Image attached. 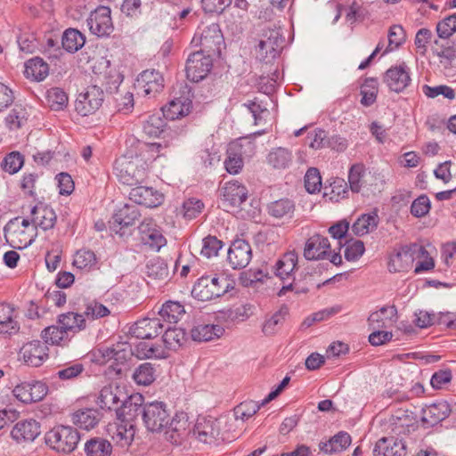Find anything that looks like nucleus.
<instances>
[{
    "instance_id": "nucleus-1",
    "label": "nucleus",
    "mask_w": 456,
    "mask_h": 456,
    "mask_svg": "<svg viewBox=\"0 0 456 456\" xmlns=\"http://www.w3.org/2000/svg\"><path fill=\"white\" fill-rule=\"evenodd\" d=\"M235 281L224 273L203 275L195 282L191 295L200 301L218 298L234 289Z\"/></svg>"
},
{
    "instance_id": "nucleus-2",
    "label": "nucleus",
    "mask_w": 456,
    "mask_h": 456,
    "mask_svg": "<svg viewBox=\"0 0 456 456\" xmlns=\"http://www.w3.org/2000/svg\"><path fill=\"white\" fill-rule=\"evenodd\" d=\"M114 169L118 180L129 186L137 185L147 177L146 162L138 156L118 158L115 161Z\"/></svg>"
},
{
    "instance_id": "nucleus-3",
    "label": "nucleus",
    "mask_w": 456,
    "mask_h": 456,
    "mask_svg": "<svg viewBox=\"0 0 456 456\" xmlns=\"http://www.w3.org/2000/svg\"><path fill=\"white\" fill-rule=\"evenodd\" d=\"M4 236L7 242L13 248L22 249L34 241L36 237L35 227H32L29 219L14 217L4 226Z\"/></svg>"
},
{
    "instance_id": "nucleus-4",
    "label": "nucleus",
    "mask_w": 456,
    "mask_h": 456,
    "mask_svg": "<svg viewBox=\"0 0 456 456\" xmlns=\"http://www.w3.org/2000/svg\"><path fill=\"white\" fill-rule=\"evenodd\" d=\"M347 180L354 193L369 197L374 195L378 190L377 177L362 163H355L349 167Z\"/></svg>"
},
{
    "instance_id": "nucleus-5",
    "label": "nucleus",
    "mask_w": 456,
    "mask_h": 456,
    "mask_svg": "<svg viewBox=\"0 0 456 456\" xmlns=\"http://www.w3.org/2000/svg\"><path fill=\"white\" fill-rule=\"evenodd\" d=\"M45 443L57 452L69 453L73 452L80 439L77 429L69 426H58L45 434Z\"/></svg>"
},
{
    "instance_id": "nucleus-6",
    "label": "nucleus",
    "mask_w": 456,
    "mask_h": 456,
    "mask_svg": "<svg viewBox=\"0 0 456 456\" xmlns=\"http://www.w3.org/2000/svg\"><path fill=\"white\" fill-rule=\"evenodd\" d=\"M428 254L424 246L412 243L401 248L400 250L393 253L388 261L390 273H401L409 271L416 259Z\"/></svg>"
},
{
    "instance_id": "nucleus-7",
    "label": "nucleus",
    "mask_w": 456,
    "mask_h": 456,
    "mask_svg": "<svg viewBox=\"0 0 456 456\" xmlns=\"http://www.w3.org/2000/svg\"><path fill=\"white\" fill-rule=\"evenodd\" d=\"M191 44L200 46V52L211 56H219L221 45L224 44V37L219 26L212 23L206 26L200 32H196L192 37Z\"/></svg>"
},
{
    "instance_id": "nucleus-8",
    "label": "nucleus",
    "mask_w": 456,
    "mask_h": 456,
    "mask_svg": "<svg viewBox=\"0 0 456 456\" xmlns=\"http://www.w3.org/2000/svg\"><path fill=\"white\" fill-rule=\"evenodd\" d=\"M169 412L163 402L144 403L142 420L146 428L151 432H161L169 423Z\"/></svg>"
},
{
    "instance_id": "nucleus-9",
    "label": "nucleus",
    "mask_w": 456,
    "mask_h": 456,
    "mask_svg": "<svg viewBox=\"0 0 456 456\" xmlns=\"http://www.w3.org/2000/svg\"><path fill=\"white\" fill-rule=\"evenodd\" d=\"M213 67V56L195 51L188 56L185 71L187 78L199 82L204 79Z\"/></svg>"
},
{
    "instance_id": "nucleus-10",
    "label": "nucleus",
    "mask_w": 456,
    "mask_h": 456,
    "mask_svg": "<svg viewBox=\"0 0 456 456\" xmlns=\"http://www.w3.org/2000/svg\"><path fill=\"white\" fill-rule=\"evenodd\" d=\"M104 93L97 86L87 87L85 93L78 94L75 102L76 111L83 116L94 114L103 102Z\"/></svg>"
},
{
    "instance_id": "nucleus-11",
    "label": "nucleus",
    "mask_w": 456,
    "mask_h": 456,
    "mask_svg": "<svg viewBox=\"0 0 456 456\" xmlns=\"http://www.w3.org/2000/svg\"><path fill=\"white\" fill-rule=\"evenodd\" d=\"M110 7L99 6L91 12L86 20L87 27L93 35L97 37H107L113 31Z\"/></svg>"
},
{
    "instance_id": "nucleus-12",
    "label": "nucleus",
    "mask_w": 456,
    "mask_h": 456,
    "mask_svg": "<svg viewBox=\"0 0 456 456\" xmlns=\"http://www.w3.org/2000/svg\"><path fill=\"white\" fill-rule=\"evenodd\" d=\"M137 88L144 96L155 98L165 85L163 75L154 69L143 70L137 77Z\"/></svg>"
},
{
    "instance_id": "nucleus-13",
    "label": "nucleus",
    "mask_w": 456,
    "mask_h": 456,
    "mask_svg": "<svg viewBox=\"0 0 456 456\" xmlns=\"http://www.w3.org/2000/svg\"><path fill=\"white\" fill-rule=\"evenodd\" d=\"M48 392L46 385L41 381L22 382L13 390V395L24 403L41 401Z\"/></svg>"
},
{
    "instance_id": "nucleus-14",
    "label": "nucleus",
    "mask_w": 456,
    "mask_h": 456,
    "mask_svg": "<svg viewBox=\"0 0 456 456\" xmlns=\"http://www.w3.org/2000/svg\"><path fill=\"white\" fill-rule=\"evenodd\" d=\"M139 231L142 242L151 249L159 251L167 244L161 229L152 219H144L139 225Z\"/></svg>"
},
{
    "instance_id": "nucleus-15",
    "label": "nucleus",
    "mask_w": 456,
    "mask_h": 456,
    "mask_svg": "<svg viewBox=\"0 0 456 456\" xmlns=\"http://www.w3.org/2000/svg\"><path fill=\"white\" fill-rule=\"evenodd\" d=\"M228 262L233 269L245 268L252 258V248L244 240H235L228 250Z\"/></svg>"
},
{
    "instance_id": "nucleus-16",
    "label": "nucleus",
    "mask_w": 456,
    "mask_h": 456,
    "mask_svg": "<svg viewBox=\"0 0 456 456\" xmlns=\"http://www.w3.org/2000/svg\"><path fill=\"white\" fill-rule=\"evenodd\" d=\"M143 400L140 394L130 396L126 394V399L122 400L116 411L118 419L124 422L132 423L140 414L142 415Z\"/></svg>"
},
{
    "instance_id": "nucleus-17",
    "label": "nucleus",
    "mask_w": 456,
    "mask_h": 456,
    "mask_svg": "<svg viewBox=\"0 0 456 456\" xmlns=\"http://www.w3.org/2000/svg\"><path fill=\"white\" fill-rule=\"evenodd\" d=\"M163 329L164 325L160 318H143L129 328V333L137 338L151 339L158 337Z\"/></svg>"
},
{
    "instance_id": "nucleus-18",
    "label": "nucleus",
    "mask_w": 456,
    "mask_h": 456,
    "mask_svg": "<svg viewBox=\"0 0 456 456\" xmlns=\"http://www.w3.org/2000/svg\"><path fill=\"white\" fill-rule=\"evenodd\" d=\"M129 200L147 208H156L162 204L164 195L152 187L134 185L129 192Z\"/></svg>"
},
{
    "instance_id": "nucleus-19",
    "label": "nucleus",
    "mask_w": 456,
    "mask_h": 456,
    "mask_svg": "<svg viewBox=\"0 0 456 456\" xmlns=\"http://www.w3.org/2000/svg\"><path fill=\"white\" fill-rule=\"evenodd\" d=\"M221 197L224 208L239 207L248 197V190L238 181L232 180L221 188Z\"/></svg>"
},
{
    "instance_id": "nucleus-20",
    "label": "nucleus",
    "mask_w": 456,
    "mask_h": 456,
    "mask_svg": "<svg viewBox=\"0 0 456 456\" xmlns=\"http://www.w3.org/2000/svg\"><path fill=\"white\" fill-rule=\"evenodd\" d=\"M57 220V216L54 210L44 204L38 203L30 208V224L35 227H40L44 231L53 228Z\"/></svg>"
},
{
    "instance_id": "nucleus-21",
    "label": "nucleus",
    "mask_w": 456,
    "mask_h": 456,
    "mask_svg": "<svg viewBox=\"0 0 456 456\" xmlns=\"http://www.w3.org/2000/svg\"><path fill=\"white\" fill-rule=\"evenodd\" d=\"M20 354L27 365L39 367L48 358V347L39 340H33L21 347Z\"/></svg>"
},
{
    "instance_id": "nucleus-22",
    "label": "nucleus",
    "mask_w": 456,
    "mask_h": 456,
    "mask_svg": "<svg viewBox=\"0 0 456 456\" xmlns=\"http://www.w3.org/2000/svg\"><path fill=\"white\" fill-rule=\"evenodd\" d=\"M283 42L284 38L278 30L270 31V35L258 44V57L266 62L275 59L282 48Z\"/></svg>"
},
{
    "instance_id": "nucleus-23",
    "label": "nucleus",
    "mask_w": 456,
    "mask_h": 456,
    "mask_svg": "<svg viewBox=\"0 0 456 456\" xmlns=\"http://www.w3.org/2000/svg\"><path fill=\"white\" fill-rule=\"evenodd\" d=\"M384 81L390 90L403 92L411 81L410 69L405 64L391 67L385 73Z\"/></svg>"
},
{
    "instance_id": "nucleus-24",
    "label": "nucleus",
    "mask_w": 456,
    "mask_h": 456,
    "mask_svg": "<svg viewBox=\"0 0 456 456\" xmlns=\"http://www.w3.org/2000/svg\"><path fill=\"white\" fill-rule=\"evenodd\" d=\"M108 434L114 444L120 448H127L133 442L135 435V428L133 423L121 421L110 424Z\"/></svg>"
},
{
    "instance_id": "nucleus-25",
    "label": "nucleus",
    "mask_w": 456,
    "mask_h": 456,
    "mask_svg": "<svg viewBox=\"0 0 456 456\" xmlns=\"http://www.w3.org/2000/svg\"><path fill=\"white\" fill-rule=\"evenodd\" d=\"M217 419L211 417H199L193 428V435L204 444H212L219 436Z\"/></svg>"
},
{
    "instance_id": "nucleus-26",
    "label": "nucleus",
    "mask_w": 456,
    "mask_h": 456,
    "mask_svg": "<svg viewBox=\"0 0 456 456\" xmlns=\"http://www.w3.org/2000/svg\"><path fill=\"white\" fill-rule=\"evenodd\" d=\"M330 244L328 238L314 234L305 242L304 248V256L307 260L324 259L330 256Z\"/></svg>"
},
{
    "instance_id": "nucleus-27",
    "label": "nucleus",
    "mask_w": 456,
    "mask_h": 456,
    "mask_svg": "<svg viewBox=\"0 0 456 456\" xmlns=\"http://www.w3.org/2000/svg\"><path fill=\"white\" fill-rule=\"evenodd\" d=\"M124 399H126V393L118 386L108 385L101 389L97 403L103 410L117 411Z\"/></svg>"
},
{
    "instance_id": "nucleus-28",
    "label": "nucleus",
    "mask_w": 456,
    "mask_h": 456,
    "mask_svg": "<svg viewBox=\"0 0 456 456\" xmlns=\"http://www.w3.org/2000/svg\"><path fill=\"white\" fill-rule=\"evenodd\" d=\"M298 256L295 251L284 253L274 265V273L283 282L292 281L295 270L297 268Z\"/></svg>"
},
{
    "instance_id": "nucleus-29",
    "label": "nucleus",
    "mask_w": 456,
    "mask_h": 456,
    "mask_svg": "<svg viewBox=\"0 0 456 456\" xmlns=\"http://www.w3.org/2000/svg\"><path fill=\"white\" fill-rule=\"evenodd\" d=\"M451 412L450 405L445 401L432 403L422 410V422L434 427L445 419Z\"/></svg>"
},
{
    "instance_id": "nucleus-30",
    "label": "nucleus",
    "mask_w": 456,
    "mask_h": 456,
    "mask_svg": "<svg viewBox=\"0 0 456 456\" xmlns=\"http://www.w3.org/2000/svg\"><path fill=\"white\" fill-rule=\"evenodd\" d=\"M41 434V426L33 419L20 420L13 427L11 435L16 441H34Z\"/></svg>"
},
{
    "instance_id": "nucleus-31",
    "label": "nucleus",
    "mask_w": 456,
    "mask_h": 456,
    "mask_svg": "<svg viewBox=\"0 0 456 456\" xmlns=\"http://www.w3.org/2000/svg\"><path fill=\"white\" fill-rule=\"evenodd\" d=\"M188 428V418L186 414L182 412L175 414L173 418L169 416V423L163 431L167 440L173 444H178L185 435Z\"/></svg>"
},
{
    "instance_id": "nucleus-32",
    "label": "nucleus",
    "mask_w": 456,
    "mask_h": 456,
    "mask_svg": "<svg viewBox=\"0 0 456 456\" xmlns=\"http://www.w3.org/2000/svg\"><path fill=\"white\" fill-rule=\"evenodd\" d=\"M373 454L374 456H405L406 446L402 440L383 437L376 443Z\"/></svg>"
},
{
    "instance_id": "nucleus-33",
    "label": "nucleus",
    "mask_w": 456,
    "mask_h": 456,
    "mask_svg": "<svg viewBox=\"0 0 456 456\" xmlns=\"http://www.w3.org/2000/svg\"><path fill=\"white\" fill-rule=\"evenodd\" d=\"M191 109V101L188 97L171 100L162 108V114L167 119L175 120L187 116Z\"/></svg>"
},
{
    "instance_id": "nucleus-34",
    "label": "nucleus",
    "mask_w": 456,
    "mask_h": 456,
    "mask_svg": "<svg viewBox=\"0 0 456 456\" xmlns=\"http://www.w3.org/2000/svg\"><path fill=\"white\" fill-rule=\"evenodd\" d=\"M15 309L7 303L0 304V333L16 334L20 330V324L15 320Z\"/></svg>"
},
{
    "instance_id": "nucleus-35",
    "label": "nucleus",
    "mask_w": 456,
    "mask_h": 456,
    "mask_svg": "<svg viewBox=\"0 0 456 456\" xmlns=\"http://www.w3.org/2000/svg\"><path fill=\"white\" fill-rule=\"evenodd\" d=\"M141 214L139 212L138 207L133 204H125L122 208L118 209L114 214L113 225L111 229L118 232L115 228V225H121L124 227L131 226L135 224V222L140 217Z\"/></svg>"
},
{
    "instance_id": "nucleus-36",
    "label": "nucleus",
    "mask_w": 456,
    "mask_h": 456,
    "mask_svg": "<svg viewBox=\"0 0 456 456\" xmlns=\"http://www.w3.org/2000/svg\"><path fill=\"white\" fill-rule=\"evenodd\" d=\"M242 141L243 140H240V142L231 143L227 149L224 167L226 171L232 175L239 174L244 166L241 151Z\"/></svg>"
},
{
    "instance_id": "nucleus-37",
    "label": "nucleus",
    "mask_w": 456,
    "mask_h": 456,
    "mask_svg": "<svg viewBox=\"0 0 456 456\" xmlns=\"http://www.w3.org/2000/svg\"><path fill=\"white\" fill-rule=\"evenodd\" d=\"M351 441V436L348 433L340 431L329 441L321 442L319 449L327 454L338 453L346 450L350 445Z\"/></svg>"
},
{
    "instance_id": "nucleus-38",
    "label": "nucleus",
    "mask_w": 456,
    "mask_h": 456,
    "mask_svg": "<svg viewBox=\"0 0 456 456\" xmlns=\"http://www.w3.org/2000/svg\"><path fill=\"white\" fill-rule=\"evenodd\" d=\"M58 324L61 326L66 333H77L86 329V321L84 314L68 312L58 316Z\"/></svg>"
},
{
    "instance_id": "nucleus-39",
    "label": "nucleus",
    "mask_w": 456,
    "mask_h": 456,
    "mask_svg": "<svg viewBox=\"0 0 456 456\" xmlns=\"http://www.w3.org/2000/svg\"><path fill=\"white\" fill-rule=\"evenodd\" d=\"M292 151L284 147L273 148L266 156V162L274 169H285L292 163Z\"/></svg>"
},
{
    "instance_id": "nucleus-40",
    "label": "nucleus",
    "mask_w": 456,
    "mask_h": 456,
    "mask_svg": "<svg viewBox=\"0 0 456 456\" xmlns=\"http://www.w3.org/2000/svg\"><path fill=\"white\" fill-rule=\"evenodd\" d=\"M49 74L48 64L40 57L32 58L25 62L24 75L34 81H43Z\"/></svg>"
},
{
    "instance_id": "nucleus-41",
    "label": "nucleus",
    "mask_w": 456,
    "mask_h": 456,
    "mask_svg": "<svg viewBox=\"0 0 456 456\" xmlns=\"http://www.w3.org/2000/svg\"><path fill=\"white\" fill-rule=\"evenodd\" d=\"M71 420L80 428L89 430L98 424L100 420V413L95 409H82L72 414Z\"/></svg>"
},
{
    "instance_id": "nucleus-42",
    "label": "nucleus",
    "mask_w": 456,
    "mask_h": 456,
    "mask_svg": "<svg viewBox=\"0 0 456 456\" xmlns=\"http://www.w3.org/2000/svg\"><path fill=\"white\" fill-rule=\"evenodd\" d=\"M296 206L289 199H281L271 202L267 206L268 214L274 218H292Z\"/></svg>"
},
{
    "instance_id": "nucleus-43",
    "label": "nucleus",
    "mask_w": 456,
    "mask_h": 456,
    "mask_svg": "<svg viewBox=\"0 0 456 456\" xmlns=\"http://www.w3.org/2000/svg\"><path fill=\"white\" fill-rule=\"evenodd\" d=\"M379 221L377 212L363 214L354 223L352 231L357 236H363L376 230Z\"/></svg>"
},
{
    "instance_id": "nucleus-44",
    "label": "nucleus",
    "mask_w": 456,
    "mask_h": 456,
    "mask_svg": "<svg viewBox=\"0 0 456 456\" xmlns=\"http://www.w3.org/2000/svg\"><path fill=\"white\" fill-rule=\"evenodd\" d=\"M224 330L219 325L199 324L191 330V336L195 341H209L220 338Z\"/></svg>"
},
{
    "instance_id": "nucleus-45",
    "label": "nucleus",
    "mask_w": 456,
    "mask_h": 456,
    "mask_svg": "<svg viewBox=\"0 0 456 456\" xmlns=\"http://www.w3.org/2000/svg\"><path fill=\"white\" fill-rule=\"evenodd\" d=\"M185 314L184 306L178 301H167L159 311L161 322L176 323Z\"/></svg>"
},
{
    "instance_id": "nucleus-46",
    "label": "nucleus",
    "mask_w": 456,
    "mask_h": 456,
    "mask_svg": "<svg viewBox=\"0 0 456 456\" xmlns=\"http://www.w3.org/2000/svg\"><path fill=\"white\" fill-rule=\"evenodd\" d=\"M395 306H383L379 311L373 312L368 317V324L371 330H379L386 327V321L391 320L396 315Z\"/></svg>"
},
{
    "instance_id": "nucleus-47",
    "label": "nucleus",
    "mask_w": 456,
    "mask_h": 456,
    "mask_svg": "<svg viewBox=\"0 0 456 456\" xmlns=\"http://www.w3.org/2000/svg\"><path fill=\"white\" fill-rule=\"evenodd\" d=\"M314 285V277L311 273L300 274L298 279L293 278L288 285H283L279 296L284 295L289 290H294L297 294L307 293Z\"/></svg>"
},
{
    "instance_id": "nucleus-48",
    "label": "nucleus",
    "mask_w": 456,
    "mask_h": 456,
    "mask_svg": "<svg viewBox=\"0 0 456 456\" xmlns=\"http://www.w3.org/2000/svg\"><path fill=\"white\" fill-rule=\"evenodd\" d=\"M133 380L141 386H149L156 379V368L151 362H144L134 369Z\"/></svg>"
},
{
    "instance_id": "nucleus-49",
    "label": "nucleus",
    "mask_w": 456,
    "mask_h": 456,
    "mask_svg": "<svg viewBox=\"0 0 456 456\" xmlns=\"http://www.w3.org/2000/svg\"><path fill=\"white\" fill-rule=\"evenodd\" d=\"M61 43L66 51L75 53L83 47L86 37L77 29L69 28L63 33Z\"/></svg>"
},
{
    "instance_id": "nucleus-50",
    "label": "nucleus",
    "mask_w": 456,
    "mask_h": 456,
    "mask_svg": "<svg viewBox=\"0 0 456 456\" xmlns=\"http://www.w3.org/2000/svg\"><path fill=\"white\" fill-rule=\"evenodd\" d=\"M288 314V308L281 307L267 319L262 327V331L266 336H273L278 332Z\"/></svg>"
},
{
    "instance_id": "nucleus-51",
    "label": "nucleus",
    "mask_w": 456,
    "mask_h": 456,
    "mask_svg": "<svg viewBox=\"0 0 456 456\" xmlns=\"http://www.w3.org/2000/svg\"><path fill=\"white\" fill-rule=\"evenodd\" d=\"M348 184L342 178H335L329 187H325L324 197L330 200L338 202L348 195Z\"/></svg>"
},
{
    "instance_id": "nucleus-52",
    "label": "nucleus",
    "mask_w": 456,
    "mask_h": 456,
    "mask_svg": "<svg viewBox=\"0 0 456 456\" xmlns=\"http://www.w3.org/2000/svg\"><path fill=\"white\" fill-rule=\"evenodd\" d=\"M111 449L110 442L99 438L89 440L85 446L87 456H110Z\"/></svg>"
},
{
    "instance_id": "nucleus-53",
    "label": "nucleus",
    "mask_w": 456,
    "mask_h": 456,
    "mask_svg": "<svg viewBox=\"0 0 456 456\" xmlns=\"http://www.w3.org/2000/svg\"><path fill=\"white\" fill-rule=\"evenodd\" d=\"M46 101L53 110H62L68 103L67 94L59 87H53L46 92Z\"/></svg>"
},
{
    "instance_id": "nucleus-54",
    "label": "nucleus",
    "mask_w": 456,
    "mask_h": 456,
    "mask_svg": "<svg viewBox=\"0 0 456 456\" xmlns=\"http://www.w3.org/2000/svg\"><path fill=\"white\" fill-rule=\"evenodd\" d=\"M45 344L61 345V343L67 339L68 334L61 329L60 324L52 325L43 330L41 334Z\"/></svg>"
},
{
    "instance_id": "nucleus-55",
    "label": "nucleus",
    "mask_w": 456,
    "mask_h": 456,
    "mask_svg": "<svg viewBox=\"0 0 456 456\" xmlns=\"http://www.w3.org/2000/svg\"><path fill=\"white\" fill-rule=\"evenodd\" d=\"M377 80L375 78H366L363 85L361 87V103L363 106L369 107L372 105L377 99L378 87Z\"/></svg>"
},
{
    "instance_id": "nucleus-56",
    "label": "nucleus",
    "mask_w": 456,
    "mask_h": 456,
    "mask_svg": "<svg viewBox=\"0 0 456 456\" xmlns=\"http://www.w3.org/2000/svg\"><path fill=\"white\" fill-rule=\"evenodd\" d=\"M166 126L165 120L159 114H153L148 117L143 122V132L151 137H158Z\"/></svg>"
},
{
    "instance_id": "nucleus-57",
    "label": "nucleus",
    "mask_w": 456,
    "mask_h": 456,
    "mask_svg": "<svg viewBox=\"0 0 456 456\" xmlns=\"http://www.w3.org/2000/svg\"><path fill=\"white\" fill-rule=\"evenodd\" d=\"M388 45L383 54L400 47L406 39L403 28L401 25H393L388 30Z\"/></svg>"
},
{
    "instance_id": "nucleus-58",
    "label": "nucleus",
    "mask_w": 456,
    "mask_h": 456,
    "mask_svg": "<svg viewBox=\"0 0 456 456\" xmlns=\"http://www.w3.org/2000/svg\"><path fill=\"white\" fill-rule=\"evenodd\" d=\"M162 338L167 349L176 350L184 341V332L182 330L167 327Z\"/></svg>"
},
{
    "instance_id": "nucleus-59",
    "label": "nucleus",
    "mask_w": 456,
    "mask_h": 456,
    "mask_svg": "<svg viewBox=\"0 0 456 456\" xmlns=\"http://www.w3.org/2000/svg\"><path fill=\"white\" fill-rule=\"evenodd\" d=\"M110 314L111 309L96 300L88 302L84 311L85 317L92 320L101 319L109 316Z\"/></svg>"
},
{
    "instance_id": "nucleus-60",
    "label": "nucleus",
    "mask_w": 456,
    "mask_h": 456,
    "mask_svg": "<svg viewBox=\"0 0 456 456\" xmlns=\"http://www.w3.org/2000/svg\"><path fill=\"white\" fill-rule=\"evenodd\" d=\"M73 265L78 269H91L96 265L95 254L89 249H80L75 254Z\"/></svg>"
},
{
    "instance_id": "nucleus-61",
    "label": "nucleus",
    "mask_w": 456,
    "mask_h": 456,
    "mask_svg": "<svg viewBox=\"0 0 456 456\" xmlns=\"http://www.w3.org/2000/svg\"><path fill=\"white\" fill-rule=\"evenodd\" d=\"M146 269L148 276L152 277L154 279L164 280L167 279L168 276L167 265L159 257L151 260L147 264Z\"/></svg>"
},
{
    "instance_id": "nucleus-62",
    "label": "nucleus",
    "mask_w": 456,
    "mask_h": 456,
    "mask_svg": "<svg viewBox=\"0 0 456 456\" xmlns=\"http://www.w3.org/2000/svg\"><path fill=\"white\" fill-rule=\"evenodd\" d=\"M23 164V155L18 151H12L4 159L2 167L5 172L13 175L20 171Z\"/></svg>"
},
{
    "instance_id": "nucleus-63",
    "label": "nucleus",
    "mask_w": 456,
    "mask_h": 456,
    "mask_svg": "<svg viewBox=\"0 0 456 456\" xmlns=\"http://www.w3.org/2000/svg\"><path fill=\"white\" fill-rule=\"evenodd\" d=\"M436 32L440 38L447 39L456 32V14L449 15L436 25Z\"/></svg>"
},
{
    "instance_id": "nucleus-64",
    "label": "nucleus",
    "mask_w": 456,
    "mask_h": 456,
    "mask_svg": "<svg viewBox=\"0 0 456 456\" xmlns=\"http://www.w3.org/2000/svg\"><path fill=\"white\" fill-rule=\"evenodd\" d=\"M259 410V406L253 401L243 402L237 405L234 410L236 419L245 420L255 415Z\"/></svg>"
}]
</instances>
